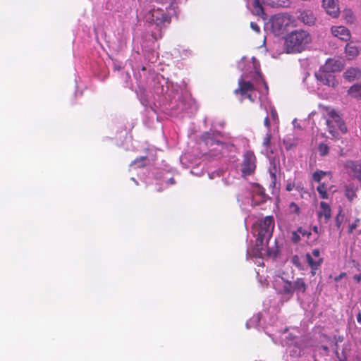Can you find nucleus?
Returning <instances> with one entry per match:
<instances>
[{
	"instance_id": "obj_1",
	"label": "nucleus",
	"mask_w": 361,
	"mask_h": 361,
	"mask_svg": "<svg viewBox=\"0 0 361 361\" xmlns=\"http://www.w3.org/2000/svg\"><path fill=\"white\" fill-rule=\"evenodd\" d=\"M274 219L273 216H267L258 219L252 226V233L257 238L256 245L262 246L264 241L268 243L272 236L274 229Z\"/></svg>"
},
{
	"instance_id": "obj_2",
	"label": "nucleus",
	"mask_w": 361,
	"mask_h": 361,
	"mask_svg": "<svg viewBox=\"0 0 361 361\" xmlns=\"http://www.w3.org/2000/svg\"><path fill=\"white\" fill-rule=\"evenodd\" d=\"M310 35L305 30L291 32L285 39V49L287 53H299L311 42Z\"/></svg>"
},
{
	"instance_id": "obj_3",
	"label": "nucleus",
	"mask_w": 361,
	"mask_h": 361,
	"mask_svg": "<svg viewBox=\"0 0 361 361\" xmlns=\"http://www.w3.org/2000/svg\"><path fill=\"white\" fill-rule=\"evenodd\" d=\"M171 4L165 8H153L149 13L150 22L157 28V32H152V36L154 39H158L162 37L161 29L166 25L171 23Z\"/></svg>"
},
{
	"instance_id": "obj_4",
	"label": "nucleus",
	"mask_w": 361,
	"mask_h": 361,
	"mask_svg": "<svg viewBox=\"0 0 361 361\" xmlns=\"http://www.w3.org/2000/svg\"><path fill=\"white\" fill-rule=\"evenodd\" d=\"M321 108L329 116V118L326 119V124L327 126L328 132L330 134L335 137L337 135V128H338L343 133H345L347 132V127L344 121L335 109L330 106H322Z\"/></svg>"
},
{
	"instance_id": "obj_5",
	"label": "nucleus",
	"mask_w": 361,
	"mask_h": 361,
	"mask_svg": "<svg viewBox=\"0 0 361 361\" xmlns=\"http://www.w3.org/2000/svg\"><path fill=\"white\" fill-rule=\"evenodd\" d=\"M321 108L329 116V118L326 119V124L327 126L328 132L330 134L335 137L337 135V128H338L343 133H345L347 132V127L344 121L335 109L330 106H322Z\"/></svg>"
},
{
	"instance_id": "obj_6",
	"label": "nucleus",
	"mask_w": 361,
	"mask_h": 361,
	"mask_svg": "<svg viewBox=\"0 0 361 361\" xmlns=\"http://www.w3.org/2000/svg\"><path fill=\"white\" fill-rule=\"evenodd\" d=\"M270 20L271 30L277 35L283 34L294 21L293 17L287 13L276 14Z\"/></svg>"
},
{
	"instance_id": "obj_7",
	"label": "nucleus",
	"mask_w": 361,
	"mask_h": 361,
	"mask_svg": "<svg viewBox=\"0 0 361 361\" xmlns=\"http://www.w3.org/2000/svg\"><path fill=\"white\" fill-rule=\"evenodd\" d=\"M257 167V157L251 150H247L243 154L241 164V173L243 176H248L253 174Z\"/></svg>"
},
{
	"instance_id": "obj_8",
	"label": "nucleus",
	"mask_w": 361,
	"mask_h": 361,
	"mask_svg": "<svg viewBox=\"0 0 361 361\" xmlns=\"http://www.w3.org/2000/svg\"><path fill=\"white\" fill-rule=\"evenodd\" d=\"M315 77L317 80L325 85L334 87L337 84L333 73L327 72V71L324 70L322 68H320L319 70L315 73Z\"/></svg>"
},
{
	"instance_id": "obj_9",
	"label": "nucleus",
	"mask_w": 361,
	"mask_h": 361,
	"mask_svg": "<svg viewBox=\"0 0 361 361\" xmlns=\"http://www.w3.org/2000/svg\"><path fill=\"white\" fill-rule=\"evenodd\" d=\"M344 61L342 59L339 58H331L326 61L324 65H323L321 68H324V70L327 71V72H339L344 68Z\"/></svg>"
},
{
	"instance_id": "obj_10",
	"label": "nucleus",
	"mask_w": 361,
	"mask_h": 361,
	"mask_svg": "<svg viewBox=\"0 0 361 361\" xmlns=\"http://www.w3.org/2000/svg\"><path fill=\"white\" fill-rule=\"evenodd\" d=\"M344 169L349 175L361 181V164L357 161L347 160L344 163Z\"/></svg>"
},
{
	"instance_id": "obj_11",
	"label": "nucleus",
	"mask_w": 361,
	"mask_h": 361,
	"mask_svg": "<svg viewBox=\"0 0 361 361\" xmlns=\"http://www.w3.org/2000/svg\"><path fill=\"white\" fill-rule=\"evenodd\" d=\"M268 196L265 193V190L259 185H256L253 188L252 196V204L253 206L259 205L265 202Z\"/></svg>"
},
{
	"instance_id": "obj_12",
	"label": "nucleus",
	"mask_w": 361,
	"mask_h": 361,
	"mask_svg": "<svg viewBox=\"0 0 361 361\" xmlns=\"http://www.w3.org/2000/svg\"><path fill=\"white\" fill-rule=\"evenodd\" d=\"M317 217L319 222L327 224L331 217V209L330 205L325 202L319 203V210L317 212Z\"/></svg>"
},
{
	"instance_id": "obj_13",
	"label": "nucleus",
	"mask_w": 361,
	"mask_h": 361,
	"mask_svg": "<svg viewBox=\"0 0 361 361\" xmlns=\"http://www.w3.org/2000/svg\"><path fill=\"white\" fill-rule=\"evenodd\" d=\"M238 87L233 91L235 94H239L243 97L255 90L254 85L250 81L245 80L242 77L238 79Z\"/></svg>"
},
{
	"instance_id": "obj_14",
	"label": "nucleus",
	"mask_w": 361,
	"mask_h": 361,
	"mask_svg": "<svg viewBox=\"0 0 361 361\" xmlns=\"http://www.w3.org/2000/svg\"><path fill=\"white\" fill-rule=\"evenodd\" d=\"M331 32L334 37L344 42L350 40L351 37L350 30L344 26H332L331 27Z\"/></svg>"
},
{
	"instance_id": "obj_15",
	"label": "nucleus",
	"mask_w": 361,
	"mask_h": 361,
	"mask_svg": "<svg viewBox=\"0 0 361 361\" xmlns=\"http://www.w3.org/2000/svg\"><path fill=\"white\" fill-rule=\"evenodd\" d=\"M265 1H252L251 4H248L247 7L251 10L252 14L260 17L263 20L267 18V15L265 13L264 4Z\"/></svg>"
},
{
	"instance_id": "obj_16",
	"label": "nucleus",
	"mask_w": 361,
	"mask_h": 361,
	"mask_svg": "<svg viewBox=\"0 0 361 361\" xmlns=\"http://www.w3.org/2000/svg\"><path fill=\"white\" fill-rule=\"evenodd\" d=\"M322 6L326 13L332 18H338L340 14V7L337 1H322Z\"/></svg>"
},
{
	"instance_id": "obj_17",
	"label": "nucleus",
	"mask_w": 361,
	"mask_h": 361,
	"mask_svg": "<svg viewBox=\"0 0 361 361\" xmlns=\"http://www.w3.org/2000/svg\"><path fill=\"white\" fill-rule=\"evenodd\" d=\"M202 140L204 141V142L206 144V145L209 147H212L215 145L219 146L221 149H225L228 145L225 142H221L219 140H216L213 135H212L209 133H204L202 136Z\"/></svg>"
},
{
	"instance_id": "obj_18",
	"label": "nucleus",
	"mask_w": 361,
	"mask_h": 361,
	"mask_svg": "<svg viewBox=\"0 0 361 361\" xmlns=\"http://www.w3.org/2000/svg\"><path fill=\"white\" fill-rule=\"evenodd\" d=\"M298 19L305 25H313L316 22V17L310 10L302 11L298 16Z\"/></svg>"
},
{
	"instance_id": "obj_19",
	"label": "nucleus",
	"mask_w": 361,
	"mask_h": 361,
	"mask_svg": "<svg viewBox=\"0 0 361 361\" xmlns=\"http://www.w3.org/2000/svg\"><path fill=\"white\" fill-rule=\"evenodd\" d=\"M343 77L349 82L361 78V70L358 68L351 67L343 73Z\"/></svg>"
},
{
	"instance_id": "obj_20",
	"label": "nucleus",
	"mask_w": 361,
	"mask_h": 361,
	"mask_svg": "<svg viewBox=\"0 0 361 361\" xmlns=\"http://www.w3.org/2000/svg\"><path fill=\"white\" fill-rule=\"evenodd\" d=\"M345 52L348 59L351 60L358 56L360 53V48L351 42L345 45Z\"/></svg>"
},
{
	"instance_id": "obj_21",
	"label": "nucleus",
	"mask_w": 361,
	"mask_h": 361,
	"mask_svg": "<svg viewBox=\"0 0 361 361\" xmlns=\"http://www.w3.org/2000/svg\"><path fill=\"white\" fill-rule=\"evenodd\" d=\"M293 283L294 293H305L307 290V284L305 278H297Z\"/></svg>"
},
{
	"instance_id": "obj_22",
	"label": "nucleus",
	"mask_w": 361,
	"mask_h": 361,
	"mask_svg": "<svg viewBox=\"0 0 361 361\" xmlns=\"http://www.w3.org/2000/svg\"><path fill=\"white\" fill-rule=\"evenodd\" d=\"M283 285L279 293L282 295H288L291 298L294 294L293 283L290 281L283 279Z\"/></svg>"
},
{
	"instance_id": "obj_23",
	"label": "nucleus",
	"mask_w": 361,
	"mask_h": 361,
	"mask_svg": "<svg viewBox=\"0 0 361 361\" xmlns=\"http://www.w3.org/2000/svg\"><path fill=\"white\" fill-rule=\"evenodd\" d=\"M348 94L357 100H361V82L354 84L348 90Z\"/></svg>"
},
{
	"instance_id": "obj_24",
	"label": "nucleus",
	"mask_w": 361,
	"mask_h": 361,
	"mask_svg": "<svg viewBox=\"0 0 361 361\" xmlns=\"http://www.w3.org/2000/svg\"><path fill=\"white\" fill-rule=\"evenodd\" d=\"M357 188L354 186L353 184H349L345 186L344 193L345 197L350 201L353 202L356 197V192Z\"/></svg>"
},
{
	"instance_id": "obj_25",
	"label": "nucleus",
	"mask_w": 361,
	"mask_h": 361,
	"mask_svg": "<svg viewBox=\"0 0 361 361\" xmlns=\"http://www.w3.org/2000/svg\"><path fill=\"white\" fill-rule=\"evenodd\" d=\"M305 257L307 262L311 269H318L323 262L322 258H319L317 259H314L310 253H307Z\"/></svg>"
},
{
	"instance_id": "obj_26",
	"label": "nucleus",
	"mask_w": 361,
	"mask_h": 361,
	"mask_svg": "<svg viewBox=\"0 0 361 361\" xmlns=\"http://www.w3.org/2000/svg\"><path fill=\"white\" fill-rule=\"evenodd\" d=\"M317 190L319 195L320 198L326 200L329 198L328 195V185L324 182L319 183Z\"/></svg>"
},
{
	"instance_id": "obj_27",
	"label": "nucleus",
	"mask_w": 361,
	"mask_h": 361,
	"mask_svg": "<svg viewBox=\"0 0 361 361\" xmlns=\"http://www.w3.org/2000/svg\"><path fill=\"white\" fill-rule=\"evenodd\" d=\"M327 174L331 175V173L327 172V171H324L322 170H317L312 174V179L314 181L320 183H322L321 182L322 179Z\"/></svg>"
},
{
	"instance_id": "obj_28",
	"label": "nucleus",
	"mask_w": 361,
	"mask_h": 361,
	"mask_svg": "<svg viewBox=\"0 0 361 361\" xmlns=\"http://www.w3.org/2000/svg\"><path fill=\"white\" fill-rule=\"evenodd\" d=\"M271 166L269 169V173L271 178V183L275 187L276 182V173L278 171V169L274 163L271 164Z\"/></svg>"
},
{
	"instance_id": "obj_29",
	"label": "nucleus",
	"mask_w": 361,
	"mask_h": 361,
	"mask_svg": "<svg viewBox=\"0 0 361 361\" xmlns=\"http://www.w3.org/2000/svg\"><path fill=\"white\" fill-rule=\"evenodd\" d=\"M343 17L348 23H353L355 18L350 9H345L343 12Z\"/></svg>"
},
{
	"instance_id": "obj_30",
	"label": "nucleus",
	"mask_w": 361,
	"mask_h": 361,
	"mask_svg": "<svg viewBox=\"0 0 361 361\" xmlns=\"http://www.w3.org/2000/svg\"><path fill=\"white\" fill-rule=\"evenodd\" d=\"M318 151L319 154L324 157L329 154V147L326 144L320 143L318 147Z\"/></svg>"
},
{
	"instance_id": "obj_31",
	"label": "nucleus",
	"mask_w": 361,
	"mask_h": 361,
	"mask_svg": "<svg viewBox=\"0 0 361 361\" xmlns=\"http://www.w3.org/2000/svg\"><path fill=\"white\" fill-rule=\"evenodd\" d=\"M343 221V216L341 215V211L337 214V216L335 218V224L336 226L337 227V229L340 230L341 227V224Z\"/></svg>"
},
{
	"instance_id": "obj_32",
	"label": "nucleus",
	"mask_w": 361,
	"mask_h": 361,
	"mask_svg": "<svg viewBox=\"0 0 361 361\" xmlns=\"http://www.w3.org/2000/svg\"><path fill=\"white\" fill-rule=\"evenodd\" d=\"M271 139V135L269 133H267L265 137L263 139L262 144H263L264 147H265L267 149L270 147Z\"/></svg>"
},
{
	"instance_id": "obj_33",
	"label": "nucleus",
	"mask_w": 361,
	"mask_h": 361,
	"mask_svg": "<svg viewBox=\"0 0 361 361\" xmlns=\"http://www.w3.org/2000/svg\"><path fill=\"white\" fill-rule=\"evenodd\" d=\"M300 193L302 198L304 197V193H307L305 188L301 183H298L295 185V188Z\"/></svg>"
},
{
	"instance_id": "obj_34",
	"label": "nucleus",
	"mask_w": 361,
	"mask_h": 361,
	"mask_svg": "<svg viewBox=\"0 0 361 361\" xmlns=\"http://www.w3.org/2000/svg\"><path fill=\"white\" fill-rule=\"evenodd\" d=\"M290 210L292 213H295L296 214H300V207L295 202H291L289 205Z\"/></svg>"
},
{
	"instance_id": "obj_35",
	"label": "nucleus",
	"mask_w": 361,
	"mask_h": 361,
	"mask_svg": "<svg viewBox=\"0 0 361 361\" xmlns=\"http://www.w3.org/2000/svg\"><path fill=\"white\" fill-rule=\"evenodd\" d=\"M357 221H359V219H356V221L354 223L349 225V228H348L349 233H352L353 232V231L357 227Z\"/></svg>"
},
{
	"instance_id": "obj_36",
	"label": "nucleus",
	"mask_w": 361,
	"mask_h": 361,
	"mask_svg": "<svg viewBox=\"0 0 361 361\" xmlns=\"http://www.w3.org/2000/svg\"><path fill=\"white\" fill-rule=\"evenodd\" d=\"M291 239H292L293 242L298 243L300 240V235H298V233L297 232L294 231L292 233Z\"/></svg>"
},
{
	"instance_id": "obj_37",
	"label": "nucleus",
	"mask_w": 361,
	"mask_h": 361,
	"mask_svg": "<svg viewBox=\"0 0 361 361\" xmlns=\"http://www.w3.org/2000/svg\"><path fill=\"white\" fill-rule=\"evenodd\" d=\"M250 27L256 32L259 33L260 32V27L259 25L254 22L250 23Z\"/></svg>"
},
{
	"instance_id": "obj_38",
	"label": "nucleus",
	"mask_w": 361,
	"mask_h": 361,
	"mask_svg": "<svg viewBox=\"0 0 361 361\" xmlns=\"http://www.w3.org/2000/svg\"><path fill=\"white\" fill-rule=\"evenodd\" d=\"M311 255L312 257H314L316 259L321 258L320 256V251L319 249H314L312 252Z\"/></svg>"
},
{
	"instance_id": "obj_39",
	"label": "nucleus",
	"mask_w": 361,
	"mask_h": 361,
	"mask_svg": "<svg viewBox=\"0 0 361 361\" xmlns=\"http://www.w3.org/2000/svg\"><path fill=\"white\" fill-rule=\"evenodd\" d=\"M295 188V184L293 182H289L286 186V190L288 192L293 190Z\"/></svg>"
},
{
	"instance_id": "obj_40",
	"label": "nucleus",
	"mask_w": 361,
	"mask_h": 361,
	"mask_svg": "<svg viewBox=\"0 0 361 361\" xmlns=\"http://www.w3.org/2000/svg\"><path fill=\"white\" fill-rule=\"evenodd\" d=\"M293 263L297 267L300 266L299 258L298 256H294L293 257Z\"/></svg>"
},
{
	"instance_id": "obj_41",
	"label": "nucleus",
	"mask_w": 361,
	"mask_h": 361,
	"mask_svg": "<svg viewBox=\"0 0 361 361\" xmlns=\"http://www.w3.org/2000/svg\"><path fill=\"white\" fill-rule=\"evenodd\" d=\"M346 276V274L345 272H341L338 276L335 277V281H338L341 280V279L344 278Z\"/></svg>"
},
{
	"instance_id": "obj_42",
	"label": "nucleus",
	"mask_w": 361,
	"mask_h": 361,
	"mask_svg": "<svg viewBox=\"0 0 361 361\" xmlns=\"http://www.w3.org/2000/svg\"><path fill=\"white\" fill-rule=\"evenodd\" d=\"M264 126L267 128H270V121H269V118L268 116H267L265 118H264Z\"/></svg>"
},
{
	"instance_id": "obj_43",
	"label": "nucleus",
	"mask_w": 361,
	"mask_h": 361,
	"mask_svg": "<svg viewBox=\"0 0 361 361\" xmlns=\"http://www.w3.org/2000/svg\"><path fill=\"white\" fill-rule=\"evenodd\" d=\"M298 232H299L300 233H301L302 235H307L308 236L311 234L310 233H307L306 231H305L304 230H302V228H299L298 230Z\"/></svg>"
},
{
	"instance_id": "obj_44",
	"label": "nucleus",
	"mask_w": 361,
	"mask_h": 361,
	"mask_svg": "<svg viewBox=\"0 0 361 361\" xmlns=\"http://www.w3.org/2000/svg\"><path fill=\"white\" fill-rule=\"evenodd\" d=\"M245 96H246V97L250 100L251 102H254L255 99L252 97V94L250 92H248L247 94H245Z\"/></svg>"
},
{
	"instance_id": "obj_45",
	"label": "nucleus",
	"mask_w": 361,
	"mask_h": 361,
	"mask_svg": "<svg viewBox=\"0 0 361 361\" xmlns=\"http://www.w3.org/2000/svg\"><path fill=\"white\" fill-rule=\"evenodd\" d=\"M271 6L274 7V6H283L284 5H282V4H278V2H275V1H271V4H269Z\"/></svg>"
},
{
	"instance_id": "obj_46",
	"label": "nucleus",
	"mask_w": 361,
	"mask_h": 361,
	"mask_svg": "<svg viewBox=\"0 0 361 361\" xmlns=\"http://www.w3.org/2000/svg\"><path fill=\"white\" fill-rule=\"evenodd\" d=\"M353 279L357 282H360L361 281V276L360 275H355Z\"/></svg>"
},
{
	"instance_id": "obj_47",
	"label": "nucleus",
	"mask_w": 361,
	"mask_h": 361,
	"mask_svg": "<svg viewBox=\"0 0 361 361\" xmlns=\"http://www.w3.org/2000/svg\"><path fill=\"white\" fill-rule=\"evenodd\" d=\"M168 183H169V184L173 185V184H175V183H176V180H175V179H174L173 178H169V179L168 180Z\"/></svg>"
},
{
	"instance_id": "obj_48",
	"label": "nucleus",
	"mask_w": 361,
	"mask_h": 361,
	"mask_svg": "<svg viewBox=\"0 0 361 361\" xmlns=\"http://www.w3.org/2000/svg\"><path fill=\"white\" fill-rule=\"evenodd\" d=\"M321 348L324 350L326 354L329 353V348L326 345H322Z\"/></svg>"
},
{
	"instance_id": "obj_49",
	"label": "nucleus",
	"mask_w": 361,
	"mask_h": 361,
	"mask_svg": "<svg viewBox=\"0 0 361 361\" xmlns=\"http://www.w3.org/2000/svg\"><path fill=\"white\" fill-rule=\"evenodd\" d=\"M271 113L273 118H275L277 116L276 111L274 109H272Z\"/></svg>"
},
{
	"instance_id": "obj_50",
	"label": "nucleus",
	"mask_w": 361,
	"mask_h": 361,
	"mask_svg": "<svg viewBox=\"0 0 361 361\" xmlns=\"http://www.w3.org/2000/svg\"><path fill=\"white\" fill-rule=\"evenodd\" d=\"M312 231L317 234L319 233V228L317 226H313Z\"/></svg>"
},
{
	"instance_id": "obj_51",
	"label": "nucleus",
	"mask_w": 361,
	"mask_h": 361,
	"mask_svg": "<svg viewBox=\"0 0 361 361\" xmlns=\"http://www.w3.org/2000/svg\"><path fill=\"white\" fill-rule=\"evenodd\" d=\"M357 320L359 323H361V313L359 312L357 315Z\"/></svg>"
},
{
	"instance_id": "obj_52",
	"label": "nucleus",
	"mask_w": 361,
	"mask_h": 361,
	"mask_svg": "<svg viewBox=\"0 0 361 361\" xmlns=\"http://www.w3.org/2000/svg\"><path fill=\"white\" fill-rule=\"evenodd\" d=\"M316 270L317 269H311V274H312V276H314L316 274Z\"/></svg>"
},
{
	"instance_id": "obj_53",
	"label": "nucleus",
	"mask_w": 361,
	"mask_h": 361,
	"mask_svg": "<svg viewBox=\"0 0 361 361\" xmlns=\"http://www.w3.org/2000/svg\"><path fill=\"white\" fill-rule=\"evenodd\" d=\"M145 159H146V157H142L140 158V160H142V161H144V160H145Z\"/></svg>"
},
{
	"instance_id": "obj_54",
	"label": "nucleus",
	"mask_w": 361,
	"mask_h": 361,
	"mask_svg": "<svg viewBox=\"0 0 361 361\" xmlns=\"http://www.w3.org/2000/svg\"><path fill=\"white\" fill-rule=\"evenodd\" d=\"M264 82L265 87L267 88V84L265 82Z\"/></svg>"
}]
</instances>
